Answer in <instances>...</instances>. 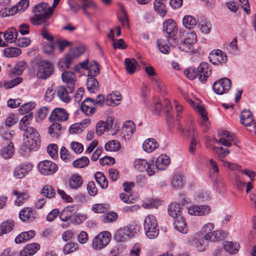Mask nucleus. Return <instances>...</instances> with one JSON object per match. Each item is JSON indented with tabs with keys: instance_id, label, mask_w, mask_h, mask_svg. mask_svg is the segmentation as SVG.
<instances>
[{
	"instance_id": "obj_2",
	"label": "nucleus",
	"mask_w": 256,
	"mask_h": 256,
	"mask_svg": "<svg viewBox=\"0 0 256 256\" xmlns=\"http://www.w3.org/2000/svg\"><path fill=\"white\" fill-rule=\"evenodd\" d=\"M34 16L30 18V22L34 25L40 24L49 18L54 12L52 8L46 2L36 5L33 9Z\"/></svg>"
},
{
	"instance_id": "obj_44",
	"label": "nucleus",
	"mask_w": 256,
	"mask_h": 256,
	"mask_svg": "<svg viewBox=\"0 0 256 256\" xmlns=\"http://www.w3.org/2000/svg\"><path fill=\"white\" fill-rule=\"evenodd\" d=\"M94 178L97 183L102 188H106L108 186V181L102 172H96Z\"/></svg>"
},
{
	"instance_id": "obj_61",
	"label": "nucleus",
	"mask_w": 256,
	"mask_h": 256,
	"mask_svg": "<svg viewBox=\"0 0 256 256\" xmlns=\"http://www.w3.org/2000/svg\"><path fill=\"white\" fill-rule=\"evenodd\" d=\"M49 112V109L46 106H44L38 110L36 118L37 122H41L46 118Z\"/></svg>"
},
{
	"instance_id": "obj_20",
	"label": "nucleus",
	"mask_w": 256,
	"mask_h": 256,
	"mask_svg": "<svg viewBox=\"0 0 256 256\" xmlns=\"http://www.w3.org/2000/svg\"><path fill=\"white\" fill-rule=\"evenodd\" d=\"M113 122L114 118L110 116L107 118L106 122H98L96 126V134L100 136L104 132L109 130L112 128Z\"/></svg>"
},
{
	"instance_id": "obj_59",
	"label": "nucleus",
	"mask_w": 256,
	"mask_h": 256,
	"mask_svg": "<svg viewBox=\"0 0 256 256\" xmlns=\"http://www.w3.org/2000/svg\"><path fill=\"white\" fill-rule=\"evenodd\" d=\"M87 218L86 214L74 212L72 222L74 224H78L82 223Z\"/></svg>"
},
{
	"instance_id": "obj_43",
	"label": "nucleus",
	"mask_w": 256,
	"mask_h": 256,
	"mask_svg": "<svg viewBox=\"0 0 256 256\" xmlns=\"http://www.w3.org/2000/svg\"><path fill=\"white\" fill-rule=\"evenodd\" d=\"M184 73L186 77L190 80L200 79V74H199L198 72V67L196 69L192 67L188 68L184 70Z\"/></svg>"
},
{
	"instance_id": "obj_1",
	"label": "nucleus",
	"mask_w": 256,
	"mask_h": 256,
	"mask_svg": "<svg viewBox=\"0 0 256 256\" xmlns=\"http://www.w3.org/2000/svg\"><path fill=\"white\" fill-rule=\"evenodd\" d=\"M32 118V113H28L20 120L18 124L19 128L24 132V146L29 150H38L40 142L39 132L35 128L30 126Z\"/></svg>"
},
{
	"instance_id": "obj_22",
	"label": "nucleus",
	"mask_w": 256,
	"mask_h": 256,
	"mask_svg": "<svg viewBox=\"0 0 256 256\" xmlns=\"http://www.w3.org/2000/svg\"><path fill=\"white\" fill-rule=\"evenodd\" d=\"M134 236V232L128 228L119 229L114 235V238L118 242H123Z\"/></svg>"
},
{
	"instance_id": "obj_6",
	"label": "nucleus",
	"mask_w": 256,
	"mask_h": 256,
	"mask_svg": "<svg viewBox=\"0 0 256 256\" xmlns=\"http://www.w3.org/2000/svg\"><path fill=\"white\" fill-rule=\"evenodd\" d=\"M66 88L64 86H60L56 90V94L58 98L62 102L68 103L71 100V97L70 94L74 92V90L75 84L74 81H66Z\"/></svg>"
},
{
	"instance_id": "obj_10",
	"label": "nucleus",
	"mask_w": 256,
	"mask_h": 256,
	"mask_svg": "<svg viewBox=\"0 0 256 256\" xmlns=\"http://www.w3.org/2000/svg\"><path fill=\"white\" fill-rule=\"evenodd\" d=\"M40 172L46 176L52 175L58 170V166L52 161L45 160L40 162L38 164Z\"/></svg>"
},
{
	"instance_id": "obj_25",
	"label": "nucleus",
	"mask_w": 256,
	"mask_h": 256,
	"mask_svg": "<svg viewBox=\"0 0 256 256\" xmlns=\"http://www.w3.org/2000/svg\"><path fill=\"white\" fill-rule=\"evenodd\" d=\"M135 130V124L132 120L126 121L123 125L122 134L125 139H129Z\"/></svg>"
},
{
	"instance_id": "obj_52",
	"label": "nucleus",
	"mask_w": 256,
	"mask_h": 256,
	"mask_svg": "<svg viewBox=\"0 0 256 256\" xmlns=\"http://www.w3.org/2000/svg\"><path fill=\"white\" fill-rule=\"evenodd\" d=\"M224 232L220 230H214L210 233L206 234H204L205 238L208 240L209 241H215L218 240L220 239V236H222V234Z\"/></svg>"
},
{
	"instance_id": "obj_12",
	"label": "nucleus",
	"mask_w": 256,
	"mask_h": 256,
	"mask_svg": "<svg viewBox=\"0 0 256 256\" xmlns=\"http://www.w3.org/2000/svg\"><path fill=\"white\" fill-rule=\"evenodd\" d=\"M218 134L220 138L216 141L217 144H220L224 146L230 147L234 142V144L236 145L234 140L235 136L229 132L222 130L218 132Z\"/></svg>"
},
{
	"instance_id": "obj_27",
	"label": "nucleus",
	"mask_w": 256,
	"mask_h": 256,
	"mask_svg": "<svg viewBox=\"0 0 256 256\" xmlns=\"http://www.w3.org/2000/svg\"><path fill=\"white\" fill-rule=\"evenodd\" d=\"M240 120L241 124L245 126H250L252 125L254 118L251 112L244 110L242 112Z\"/></svg>"
},
{
	"instance_id": "obj_4",
	"label": "nucleus",
	"mask_w": 256,
	"mask_h": 256,
	"mask_svg": "<svg viewBox=\"0 0 256 256\" xmlns=\"http://www.w3.org/2000/svg\"><path fill=\"white\" fill-rule=\"evenodd\" d=\"M144 226L148 238L153 239L157 237L159 233V229L155 216L151 214L147 216L144 220Z\"/></svg>"
},
{
	"instance_id": "obj_34",
	"label": "nucleus",
	"mask_w": 256,
	"mask_h": 256,
	"mask_svg": "<svg viewBox=\"0 0 256 256\" xmlns=\"http://www.w3.org/2000/svg\"><path fill=\"white\" fill-rule=\"evenodd\" d=\"M158 144L154 138L146 139L143 143V150L147 152H152L158 147Z\"/></svg>"
},
{
	"instance_id": "obj_58",
	"label": "nucleus",
	"mask_w": 256,
	"mask_h": 256,
	"mask_svg": "<svg viewBox=\"0 0 256 256\" xmlns=\"http://www.w3.org/2000/svg\"><path fill=\"white\" fill-rule=\"evenodd\" d=\"M156 44L160 51L164 54H168L170 51L169 46L166 44L164 40L158 39L157 40Z\"/></svg>"
},
{
	"instance_id": "obj_23",
	"label": "nucleus",
	"mask_w": 256,
	"mask_h": 256,
	"mask_svg": "<svg viewBox=\"0 0 256 256\" xmlns=\"http://www.w3.org/2000/svg\"><path fill=\"white\" fill-rule=\"evenodd\" d=\"M199 80H206L212 74V68L207 62H202L198 66Z\"/></svg>"
},
{
	"instance_id": "obj_35",
	"label": "nucleus",
	"mask_w": 256,
	"mask_h": 256,
	"mask_svg": "<svg viewBox=\"0 0 256 256\" xmlns=\"http://www.w3.org/2000/svg\"><path fill=\"white\" fill-rule=\"evenodd\" d=\"M175 228L180 232L186 234L188 230V228L185 219L183 217H180L174 222Z\"/></svg>"
},
{
	"instance_id": "obj_50",
	"label": "nucleus",
	"mask_w": 256,
	"mask_h": 256,
	"mask_svg": "<svg viewBox=\"0 0 256 256\" xmlns=\"http://www.w3.org/2000/svg\"><path fill=\"white\" fill-rule=\"evenodd\" d=\"M120 148V144L116 140H112L107 142L105 144V149L108 152H116Z\"/></svg>"
},
{
	"instance_id": "obj_14",
	"label": "nucleus",
	"mask_w": 256,
	"mask_h": 256,
	"mask_svg": "<svg viewBox=\"0 0 256 256\" xmlns=\"http://www.w3.org/2000/svg\"><path fill=\"white\" fill-rule=\"evenodd\" d=\"M210 61L214 64L218 65L225 64L227 61V56L221 50H212L209 54Z\"/></svg>"
},
{
	"instance_id": "obj_7",
	"label": "nucleus",
	"mask_w": 256,
	"mask_h": 256,
	"mask_svg": "<svg viewBox=\"0 0 256 256\" xmlns=\"http://www.w3.org/2000/svg\"><path fill=\"white\" fill-rule=\"evenodd\" d=\"M111 234L108 232L99 233L93 240L92 248L96 250H100L106 247L110 242Z\"/></svg>"
},
{
	"instance_id": "obj_16",
	"label": "nucleus",
	"mask_w": 256,
	"mask_h": 256,
	"mask_svg": "<svg viewBox=\"0 0 256 256\" xmlns=\"http://www.w3.org/2000/svg\"><path fill=\"white\" fill-rule=\"evenodd\" d=\"M210 208L206 205H192L188 208V212L190 215L202 216L208 214Z\"/></svg>"
},
{
	"instance_id": "obj_37",
	"label": "nucleus",
	"mask_w": 256,
	"mask_h": 256,
	"mask_svg": "<svg viewBox=\"0 0 256 256\" xmlns=\"http://www.w3.org/2000/svg\"><path fill=\"white\" fill-rule=\"evenodd\" d=\"M36 234L34 230H30L28 232H24L20 233L15 238V242L17 244H20L25 242L32 238Z\"/></svg>"
},
{
	"instance_id": "obj_56",
	"label": "nucleus",
	"mask_w": 256,
	"mask_h": 256,
	"mask_svg": "<svg viewBox=\"0 0 256 256\" xmlns=\"http://www.w3.org/2000/svg\"><path fill=\"white\" fill-rule=\"evenodd\" d=\"M212 150L214 152L218 155V157L220 159H223L226 156L230 153V151L228 149L224 148L223 147L214 146Z\"/></svg>"
},
{
	"instance_id": "obj_41",
	"label": "nucleus",
	"mask_w": 256,
	"mask_h": 256,
	"mask_svg": "<svg viewBox=\"0 0 256 256\" xmlns=\"http://www.w3.org/2000/svg\"><path fill=\"white\" fill-rule=\"evenodd\" d=\"M184 184V177L180 174H174L171 180L172 186L176 188H182Z\"/></svg>"
},
{
	"instance_id": "obj_21",
	"label": "nucleus",
	"mask_w": 256,
	"mask_h": 256,
	"mask_svg": "<svg viewBox=\"0 0 256 256\" xmlns=\"http://www.w3.org/2000/svg\"><path fill=\"white\" fill-rule=\"evenodd\" d=\"M169 44L172 46H178V48L182 51L188 52L191 50L192 45L188 44L183 38L179 39L178 38H170Z\"/></svg>"
},
{
	"instance_id": "obj_29",
	"label": "nucleus",
	"mask_w": 256,
	"mask_h": 256,
	"mask_svg": "<svg viewBox=\"0 0 256 256\" xmlns=\"http://www.w3.org/2000/svg\"><path fill=\"white\" fill-rule=\"evenodd\" d=\"M40 245L36 243L27 244L20 252V256H32L39 249Z\"/></svg>"
},
{
	"instance_id": "obj_28",
	"label": "nucleus",
	"mask_w": 256,
	"mask_h": 256,
	"mask_svg": "<svg viewBox=\"0 0 256 256\" xmlns=\"http://www.w3.org/2000/svg\"><path fill=\"white\" fill-rule=\"evenodd\" d=\"M170 158L166 154L160 155L155 162L156 168L160 170H166L170 164Z\"/></svg>"
},
{
	"instance_id": "obj_46",
	"label": "nucleus",
	"mask_w": 256,
	"mask_h": 256,
	"mask_svg": "<svg viewBox=\"0 0 256 256\" xmlns=\"http://www.w3.org/2000/svg\"><path fill=\"white\" fill-rule=\"evenodd\" d=\"M155 10L162 16H164L166 13V5L162 0H155L154 2Z\"/></svg>"
},
{
	"instance_id": "obj_39",
	"label": "nucleus",
	"mask_w": 256,
	"mask_h": 256,
	"mask_svg": "<svg viewBox=\"0 0 256 256\" xmlns=\"http://www.w3.org/2000/svg\"><path fill=\"white\" fill-rule=\"evenodd\" d=\"M12 194L16 196L15 204L18 206H22L29 198V195L26 192H20L17 190H14L12 192Z\"/></svg>"
},
{
	"instance_id": "obj_57",
	"label": "nucleus",
	"mask_w": 256,
	"mask_h": 256,
	"mask_svg": "<svg viewBox=\"0 0 256 256\" xmlns=\"http://www.w3.org/2000/svg\"><path fill=\"white\" fill-rule=\"evenodd\" d=\"M208 241L204 236L199 238L196 242V248L198 252H204L208 247Z\"/></svg>"
},
{
	"instance_id": "obj_3",
	"label": "nucleus",
	"mask_w": 256,
	"mask_h": 256,
	"mask_svg": "<svg viewBox=\"0 0 256 256\" xmlns=\"http://www.w3.org/2000/svg\"><path fill=\"white\" fill-rule=\"evenodd\" d=\"M86 48L84 46H80L72 48L65 54L64 58L60 59L58 62V66L62 68H69L72 62L76 58H78L85 52Z\"/></svg>"
},
{
	"instance_id": "obj_24",
	"label": "nucleus",
	"mask_w": 256,
	"mask_h": 256,
	"mask_svg": "<svg viewBox=\"0 0 256 256\" xmlns=\"http://www.w3.org/2000/svg\"><path fill=\"white\" fill-rule=\"evenodd\" d=\"M122 97L118 92H112L106 98V104L110 106H116L119 104Z\"/></svg>"
},
{
	"instance_id": "obj_49",
	"label": "nucleus",
	"mask_w": 256,
	"mask_h": 256,
	"mask_svg": "<svg viewBox=\"0 0 256 256\" xmlns=\"http://www.w3.org/2000/svg\"><path fill=\"white\" fill-rule=\"evenodd\" d=\"M196 19L191 16H186L182 19V24L184 27L188 29L192 28L196 24Z\"/></svg>"
},
{
	"instance_id": "obj_48",
	"label": "nucleus",
	"mask_w": 256,
	"mask_h": 256,
	"mask_svg": "<svg viewBox=\"0 0 256 256\" xmlns=\"http://www.w3.org/2000/svg\"><path fill=\"white\" fill-rule=\"evenodd\" d=\"M125 65L126 72L130 74H133L136 70L138 63L134 58H126Z\"/></svg>"
},
{
	"instance_id": "obj_45",
	"label": "nucleus",
	"mask_w": 256,
	"mask_h": 256,
	"mask_svg": "<svg viewBox=\"0 0 256 256\" xmlns=\"http://www.w3.org/2000/svg\"><path fill=\"white\" fill-rule=\"evenodd\" d=\"M4 54L7 58H14L18 56L22 52L20 49L14 48L9 47L5 48L3 50Z\"/></svg>"
},
{
	"instance_id": "obj_17",
	"label": "nucleus",
	"mask_w": 256,
	"mask_h": 256,
	"mask_svg": "<svg viewBox=\"0 0 256 256\" xmlns=\"http://www.w3.org/2000/svg\"><path fill=\"white\" fill-rule=\"evenodd\" d=\"M231 84V81H215L212 88L216 94L221 95L229 90Z\"/></svg>"
},
{
	"instance_id": "obj_64",
	"label": "nucleus",
	"mask_w": 256,
	"mask_h": 256,
	"mask_svg": "<svg viewBox=\"0 0 256 256\" xmlns=\"http://www.w3.org/2000/svg\"><path fill=\"white\" fill-rule=\"evenodd\" d=\"M118 218L116 212H111L104 214L102 216V220L104 223H108L115 221Z\"/></svg>"
},
{
	"instance_id": "obj_26",
	"label": "nucleus",
	"mask_w": 256,
	"mask_h": 256,
	"mask_svg": "<svg viewBox=\"0 0 256 256\" xmlns=\"http://www.w3.org/2000/svg\"><path fill=\"white\" fill-rule=\"evenodd\" d=\"M64 129L61 124L57 122H54L48 128V133L52 138H57L62 134Z\"/></svg>"
},
{
	"instance_id": "obj_55",
	"label": "nucleus",
	"mask_w": 256,
	"mask_h": 256,
	"mask_svg": "<svg viewBox=\"0 0 256 256\" xmlns=\"http://www.w3.org/2000/svg\"><path fill=\"white\" fill-rule=\"evenodd\" d=\"M36 103L34 102H29L22 104L18 109V112L20 114H24L28 113L31 110L36 107Z\"/></svg>"
},
{
	"instance_id": "obj_42",
	"label": "nucleus",
	"mask_w": 256,
	"mask_h": 256,
	"mask_svg": "<svg viewBox=\"0 0 256 256\" xmlns=\"http://www.w3.org/2000/svg\"><path fill=\"white\" fill-rule=\"evenodd\" d=\"M14 224L12 220L4 222L0 225V236L10 232L13 228Z\"/></svg>"
},
{
	"instance_id": "obj_62",
	"label": "nucleus",
	"mask_w": 256,
	"mask_h": 256,
	"mask_svg": "<svg viewBox=\"0 0 256 256\" xmlns=\"http://www.w3.org/2000/svg\"><path fill=\"white\" fill-rule=\"evenodd\" d=\"M47 152L48 155L53 159L58 156V146L56 144H50L47 146Z\"/></svg>"
},
{
	"instance_id": "obj_30",
	"label": "nucleus",
	"mask_w": 256,
	"mask_h": 256,
	"mask_svg": "<svg viewBox=\"0 0 256 256\" xmlns=\"http://www.w3.org/2000/svg\"><path fill=\"white\" fill-rule=\"evenodd\" d=\"M0 156L5 159H9L14 154V146L12 142H8L0 152Z\"/></svg>"
},
{
	"instance_id": "obj_38",
	"label": "nucleus",
	"mask_w": 256,
	"mask_h": 256,
	"mask_svg": "<svg viewBox=\"0 0 256 256\" xmlns=\"http://www.w3.org/2000/svg\"><path fill=\"white\" fill-rule=\"evenodd\" d=\"M83 183L82 177L78 174H74L69 180V186L72 189H77L81 187Z\"/></svg>"
},
{
	"instance_id": "obj_63",
	"label": "nucleus",
	"mask_w": 256,
	"mask_h": 256,
	"mask_svg": "<svg viewBox=\"0 0 256 256\" xmlns=\"http://www.w3.org/2000/svg\"><path fill=\"white\" fill-rule=\"evenodd\" d=\"M86 88L90 93H96L100 88L98 81H87Z\"/></svg>"
},
{
	"instance_id": "obj_9",
	"label": "nucleus",
	"mask_w": 256,
	"mask_h": 256,
	"mask_svg": "<svg viewBox=\"0 0 256 256\" xmlns=\"http://www.w3.org/2000/svg\"><path fill=\"white\" fill-rule=\"evenodd\" d=\"M2 32L0 33V46L5 47L8 45V44H12V42L16 43V40L18 32V30L14 28H10L8 29L6 32L3 33V37L4 40H3L1 34Z\"/></svg>"
},
{
	"instance_id": "obj_5",
	"label": "nucleus",
	"mask_w": 256,
	"mask_h": 256,
	"mask_svg": "<svg viewBox=\"0 0 256 256\" xmlns=\"http://www.w3.org/2000/svg\"><path fill=\"white\" fill-rule=\"evenodd\" d=\"M36 64L38 68L36 75L38 78L45 80L52 75L54 70L52 64L46 60H41Z\"/></svg>"
},
{
	"instance_id": "obj_36",
	"label": "nucleus",
	"mask_w": 256,
	"mask_h": 256,
	"mask_svg": "<svg viewBox=\"0 0 256 256\" xmlns=\"http://www.w3.org/2000/svg\"><path fill=\"white\" fill-rule=\"evenodd\" d=\"M168 212L172 218H178L181 216L182 208L177 203H172L168 206Z\"/></svg>"
},
{
	"instance_id": "obj_60",
	"label": "nucleus",
	"mask_w": 256,
	"mask_h": 256,
	"mask_svg": "<svg viewBox=\"0 0 256 256\" xmlns=\"http://www.w3.org/2000/svg\"><path fill=\"white\" fill-rule=\"evenodd\" d=\"M78 248V244L70 242L64 246L63 248V252L64 254H68L76 250Z\"/></svg>"
},
{
	"instance_id": "obj_8",
	"label": "nucleus",
	"mask_w": 256,
	"mask_h": 256,
	"mask_svg": "<svg viewBox=\"0 0 256 256\" xmlns=\"http://www.w3.org/2000/svg\"><path fill=\"white\" fill-rule=\"evenodd\" d=\"M134 167L140 172H146L148 176H152L155 174L153 162L144 158H137L134 160Z\"/></svg>"
},
{
	"instance_id": "obj_53",
	"label": "nucleus",
	"mask_w": 256,
	"mask_h": 256,
	"mask_svg": "<svg viewBox=\"0 0 256 256\" xmlns=\"http://www.w3.org/2000/svg\"><path fill=\"white\" fill-rule=\"evenodd\" d=\"M41 194L48 198H53L56 193L53 188L50 185H46L44 186L41 190Z\"/></svg>"
},
{
	"instance_id": "obj_11",
	"label": "nucleus",
	"mask_w": 256,
	"mask_h": 256,
	"mask_svg": "<svg viewBox=\"0 0 256 256\" xmlns=\"http://www.w3.org/2000/svg\"><path fill=\"white\" fill-rule=\"evenodd\" d=\"M163 30L166 34L168 41L170 38H177L176 35L178 32V28L176 22L170 19L165 20L163 23Z\"/></svg>"
},
{
	"instance_id": "obj_13",
	"label": "nucleus",
	"mask_w": 256,
	"mask_h": 256,
	"mask_svg": "<svg viewBox=\"0 0 256 256\" xmlns=\"http://www.w3.org/2000/svg\"><path fill=\"white\" fill-rule=\"evenodd\" d=\"M32 164L30 162L22 163L15 168L14 176L16 178H22L32 170Z\"/></svg>"
},
{
	"instance_id": "obj_51",
	"label": "nucleus",
	"mask_w": 256,
	"mask_h": 256,
	"mask_svg": "<svg viewBox=\"0 0 256 256\" xmlns=\"http://www.w3.org/2000/svg\"><path fill=\"white\" fill-rule=\"evenodd\" d=\"M82 8L83 10L84 14L87 16H90V14L88 12V9L94 10L96 8V5L92 0H86L83 2Z\"/></svg>"
},
{
	"instance_id": "obj_19",
	"label": "nucleus",
	"mask_w": 256,
	"mask_h": 256,
	"mask_svg": "<svg viewBox=\"0 0 256 256\" xmlns=\"http://www.w3.org/2000/svg\"><path fill=\"white\" fill-rule=\"evenodd\" d=\"M50 118L55 122H64L68 120V114L63 108H56L52 111Z\"/></svg>"
},
{
	"instance_id": "obj_54",
	"label": "nucleus",
	"mask_w": 256,
	"mask_h": 256,
	"mask_svg": "<svg viewBox=\"0 0 256 256\" xmlns=\"http://www.w3.org/2000/svg\"><path fill=\"white\" fill-rule=\"evenodd\" d=\"M90 163L89 159L86 156H82L78 160H75L73 163V166L77 168H83L88 165Z\"/></svg>"
},
{
	"instance_id": "obj_31",
	"label": "nucleus",
	"mask_w": 256,
	"mask_h": 256,
	"mask_svg": "<svg viewBox=\"0 0 256 256\" xmlns=\"http://www.w3.org/2000/svg\"><path fill=\"white\" fill-rule=\"evenodd\" d=\"M187 132L191 138L190 144L189 148L190 152L192 154H194L196 150V146L199 142L196 139L198 134L195 132V129L194 127L190 128L187 130Z\"/></svg>"
},
{
	"instance_id": "obj_15",
	"label": "nucleus",
	"mask_w": 256,
	"mask_h": 256,
	"mask_svg": "<svg viewBox=\"0 0 256 256\" xmlns=\"http://www.w3.org/2000/svg\"><path fill=\"white\" fill-rule=\"evenodd\" d=\"M38 216L36 212L30 207H26L20 210L19 218L24 222L34 221Z\"/></svg>"
},
{
	"instance_id": "obj_32",
	"label": "nucleus",
	"mask_w": 256,
	"mask_h": 256,
	"mask_svg": "<svg viewBox=\"0 0 256 256\" xmlns=\"http://www.w3.org/2000/svg\"><path fill=\"white\" fill-rule=\"evenodd\" d=\"M75 210L76 207L74 206H68L65 208L59 216L61 220L66 222L70 219L72 220Z\"/></svg>"
},
{
	"instance_id": "obj_40",
	"label": "nucleus",
	"mask_w": 256,
	"mask_h": 256,
	"mask_svg": "<svg viewBox=\"0 0 256 256\" xmlns=\"http://www.w3.org/2000/svg\"><path fill=\"white\" fill-rule=\"evenodd\" d=\"M100 69L99 65L98 62L93 61L90 62L88 69V79H92L96 80L94 78L100 73Z\"/></svg>"
},
{
	"instance_id": "obj_33",
	"label": "nucleus",
	"mask_w": 256,
	"mask_h": 256,
	"mask_svg": "<svg viewBox=\"0 0 256 256\" xmlns=\"http://www.w3.org/2000/svg\"><path fill=\"white\" fill-rule=\"evenodd\" d=\"M90 100L91 98H86L81 104L82 110L88 116H92L96 112L94 105L87 104L88 102L92 104Z\"/></svg>"
},
{
	"instance_id": "obj_47",
	"label": "nucleus",
	"mask_w": 256,
	"mask_h": 256,
	"mask_svg": "<svg viewBox=\"0 0 256 256\" xmlns=\"http://www.w3.org/2000/svg\"><path fill=\"white\" fill-rule=\"evenodd\" d=\"M224 248L230 254H234L238 251L239 245L236 242H226L224 244Z\"/></svg>"
},
{
	"instance_id": "obj_18",
	"label": "nucleus",
	"mask_w": 256,
	"mask_h": 256,
	"mask_svg": "<svg viewBox=\"0 0 256 256\" xmlns=\"http://www.w3.org/2000/svg\"><path fill=\"white\" fill-rule=\"evenodd\" d=\"M26 67V63L24 61H20L14 68L10 70L8 74L12 77H14L12 80H22V78L17 76L21 75Z\"/></svg>"
}]
</instances>
